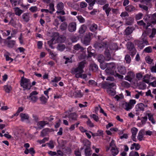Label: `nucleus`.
<instances>
[{
    "instance_id": "1",
    "label": "nucleus",
    "mask_w": 156,
    "mask_h": 156,
    "mask_svg": "<svg viewBox=\"0 0 156 156\" xmlns=\"http://www.w3.org/2000/svg\"><path fill=\"white\" fill-rule=\"evenodd\" d=\"M109 45L108 42L106 41L102 42L101 43H98L96 44V48L98 49H101L103 48L105 49L104 54L105 60L106 61H108L111 58L109 50L108 49Z\"/></svg>"
},
{
    "instance_id": "2",
    "label": "nucleus",
    "mask_w": 156,
    "mask_h": 156,
    "mask_svg": "<svg viewBox=\"0 0 156 156\" xmlns=\"http://www.w3.org/2000/svg\"><path fill=\"white\" fill-rule=\"evenodd\" d=\"M85 61H84L79 63L78 66L76 68H73L71 69V73L73 74H74L76 73L81 72L83 73V69L84 67Z\"/></svg>"
},
{
    "instance_id": "3",
    "label": "nucleus",
    "mask_w": 156,
    "mask_h": 156,
    "mask_svg": "<svg viewBox=\"0 0 156 156\" xmlns=\"http://www.w3.org/2000/svg\"><path fill=\"white\" fill-rule=\"evenodd\" d=\"M53 37H54L57 43H63L66 40V37L63 35L59 36V33L58 32L54 33L53 34Z\"/></svg>"
},
{
    "instance_id": "4",
    "label": "nucleus",
    "mask_w": 156,
    "mask_h": 156,
    "mask_svg": "<svg viewBox=\"0 0 156 156\" xmlns=\"http://www.w3.org/2000/svg\"><path fill=\"white\" fill-rule=\"evenodd\" d=\"M126 46L128 49L130 51L131 55L133 57L135 54L136 52L133 44L131 42H128L126 44Z\"/></svg>"
},
{
    "instance_id": "5",
    "label": "nucleus",
    "mask_w": 156,
    "mask_h": 156,
    "mask_svg": "<svg viewBox=\"0 0 156 156\" xmlns=\"http://www.w3.org/2000/svg\"><path fill=\"white\" fill-rule=\"evenodd\" d=\"M92 35V34L91 33H89L87 34L82 41L83 44L86 46L90 44L91 40L90 37Z\"/></svg>"
},
{
    "instance_id": "6",
    "label": "nucleus",
    "mask_w": 156,
    "mask_h": 156,
    "mask_svg": "<svg viewBox=\"0 0 156 156\" xmlns=\"http://www.w3.org/2000/svg\"><path fill=\"white\" fill-rule=\"evenodd\" d=\"M76 23L75 22L69 23L68 27V29L69 31L73 32L76 30Z\"/></svg>"
},
{
    "instance_id": "7",
    "label": "nucleus",
    "mask_w": 156,
    "mask_h": 156,
    "mask_svg": "<svg viewBox=\"0 0 156 156\" xmlns=\"http://www.w3.org/2000/svg\"><path fill=\"white\" fill-rule=\"evenodd\" d=\"M137 131L138 129L134 127L132 128L131 129V132L132 133L131 138L133 141L134 142L136 141V136Z\"/></svg>"
},
{
    "instance_id": "8",
    "label": "nucleus",
    "mask_w": 156,
    "mask_h": 156,
    "mask_svg": "<svg viewBox=\"0 0 156 156\" xmlns=\"http://www.w3.org/2000/svg\"><path fill=\"white\" fill-rule=\"evenodd\" d=\"M134 29V28L133 27L129 26L127 27L125 31L126 35H128L130 34Z\"/></svg>"
},
{
    "instance_id": "9",
    "label": "nucleus",
    "mask_w": 156,
    "mask_h": 156,
    "mask_svg": "<svg viewBox=\"0 0 156 156\" xmlns=\"http://www.w3.org/2000/svg\"><path fill=\"white\" fill-rule=\"evenodd\" d=\"M105 86L107 89H112V88H116L115 84L114 83H110L108 82L106 83Z\"/></svg>"
},
{
    "instance_id": "10",
    "label": "nucleus",
    "mask_w": 156,
    "mask_h": 156,
    "mask_svg": "<svg viewBox=\"0 0 156 156\" xmlns=\"http://www.w3.org/2000/svg\"><path fill=\"white\" fill-rule=\"evenodd\" d=\"M20 85L23 88L24 90L26 89L30 90L32 87V86L31 85L30 83H20Z\"/></svg>"
},
{
    "instance_id": "11",
    "label": "nucleus",
    "mask_w": 156,
    "mask_h": 156,
    "mask_svg": "<svg viewBox=\"0 0 156 156\" xmlns=\"http://www.w3.org/2000/svg\"><path fill=\"white\" fill-rule=\"evenodd\" d=\"M147 41L146 40H143L139 41L138 43V47L140 49H142L144 47L145 44H147Z\"/></svg>"
},
{
    "instance_id": "12",
    "label": "nucleus",
    "mask_w": 156,
    "mask_h": 156,
    "mask_svg": "<svg viewBox=\"0 0 156 156\" xmlns=\"http://www.w3.org/2000/svg\"><path fill=\"white\" fill-rule=\"evenodd\" d=\"M120 106L127 111L131 109V107L126 102L122 103Z\"/></svg>"
},
{
    "instance_id": "13",
    "label": "nucleus",
    "mask_w": 156,
    "mask_h": 156,
    "mask_svg": "<svg viewBox=\"0 0 156 156\" xmlns=\"http://www.w3.org/2000/svg\"><path fill=\"white\" fill-rule=\"evenodd\" d=\"M90 69L94 72H96L98 69V66L95 63H92L90 64Z\"/></svg>"
},
{
    "instance_id": "14",
    "label": "nucleus",
    "mask_w": 156,
    "mask_h": 156,
    "mask_svg": "<svg viewBox=\"0 0 156 156\" xmlns=\"http://www.w3.org/2000/svg\"><path fill=\"white\" fill-rule=\"evenodd\" d=\"M23 21L26 22L29 20L30 14L28 13H24L22 16Z\"/></svg>"
},
{
    "instance_id": "15",
    "label": "nucleus",
    "mask_w": 156,
    "mask_h": 156,
    "mask_svg": "<svg viewBox=\"0 0 156 156\" xmlns=\"http://www.w3.org/2000/svg\"><path fill=\"white\" fill-rule=\"evenodd\" d=\"M118 70L119 72L121 74L124 75L126 72V69L124 66H120L119 67Z\"/></svg>"
},
{
    "instance_id": "16",
    "label": "nucleus",
    "mask_w": 156,
    "mask_h": 156,
    "mask_svg": "<svg viewBox=\"0 0 156 156\" xmlns=\"http://www.w3.org/2000/svg\"><path fill=\"white\" fill-rule=\"evenodd\" d=\"M70 120H76L77 115L75 112L71 113L68 116Z\"/></svg>"
},
{
    "instance_id": "17",
    "label": "nucleus",
    "mask_w": 156,
    "mask_h": 156,
    "mask_svg": "<svg viewBox=\"0 0 156 156\" xmlns=\"http://www.w3.org/2000/svg\"><path fill=\"white\" fill-rule=\"evenodd\" d=\"M105 72L106 74L108 75H114L115 74L114 71L112 69L107 68Z\"/></svg>"
},
{
    "instance_id": "18",
    "label": "nucleus",
    "mask_w": 156,
    "mask_h": 156,
    "mask_svg": "<svg viewBox=\"0 0 156 156\" xmlns=\"http://www.w3.org/2000/svg\"><path fill=\"white\" fill-rule=\"evenodd\" d=\"M66 48L65 45L62 43H60L57 46V49L59 51H62Z\"/></svg>"
},
{
    "instance_id": "19",
    "label": "nucleus",
    "mask_w": 156,
    "mask_h": 156,
    "mask_svg": "<svg viewBox=\"0 0 156 156\" xmlns=\"http://www.w3.org/2000/svg\"><path fill=\"white\" fill-rule=\"evenodd\" d=\"M20 116L22 121H24L25 119H28L29 116L26 113H21L20 114Z\"/></svg>"
},
{
    "instance_id": "20",
    "label": "nucleus",
    "mask_w": 156,
    "mask_h": 156,
    "mask_svg": "<svg viewBox=\"0 0 156 156\" xmlns=\"http://www.w3.org/2000/svg\"><path fill=\"white\" fill-rule=\"evenodd\" d=\"M97 59L98 61L101 63H103L105 59L104 56L102 54H99L98 55Z\"/></svg>"
},
{
    "instance_id": "21",
    "label": "nucleus",
    "mask_w": 156,
    "mask_h": 156,
    "mask_svg": "<svg viewBox=\"0 0 156 156\" xmlns=\"http://www.w3.org/2000/svg\"><path fill=\"white\" fill-rule=\"evenodd\" d=\"M86 29V26L85 25H83L80 27L79 32L80 34H83L85 32Z\"/></svg>"
},
{
    "instance_id": "22",
    "label": "nucleus",
    "mask_w": 156,
    "mask_h": 156,
    "mask_svg": "<svg viewBox=\"0 0 156 156\" xmlns=\"http://www.w3.org/2000/svg\"><path fill=\"white\" fill-rule=\"evenodd\" d=\"M49 132V129L48 128H45L41 132L40 136L42 137H44L46 136Z\"/></svg>"
},
{
    "instance_id": "23",
    "label": "nucleus",
    "mask_w": 156,
    "mask_h": 156,
    "mask_svg": "<svg viewBox=\"0 0 156 156\" xmlns=\"http://www.w3.org/2000/svg\"><path fill=\"white\" fill-rule=\"evenodd\" d=\"M14 9L15 14L19 16H20L23 12V10L20 9L18 7L15 8Z\"/></svg>"
},
{
    "instance_id": "24",
    "label": "nucleus",
    "mask_w": 156,
    "mask_h": 156,
    "mask_svg": "<svg viewBox=\"0 0 156 156\" xmlns=\"http://www.w3.org/2000/svg\"><path fill=\"white\" fill-rule=\"evenodd\" d=\"M125 9L126 10L129 12H133L136 10L134 7L132 5H129L126 7Z\"/></svg>"
},
{
    "instance_id": "25",
    "label": "nucleus",
    "mask_w": 156,
    "mask_h": 156,
    "mask_svg": "<svg viewBox=\"0 0 156 156\" xmlns=\"http://www.w3.org/2000/svg\"><path fill=\"white\" fill-rule=\"evenodd\" d=\"M111 150L112 155L114 156L117 154L119 152L117 148L115 146L112 147Z\"/></svg>"
},
{
    "instance_id": "26",
    "label": "nucleus",
    "mask_w": 156,
    "mask_h": 156,
    "mask_svg": "<svg viewBox=\"0 0 156 156\" xmlns=\"http://www.w3.org/2000/svg\"><path fill=\"white\" fill-rule=\"evenodd\" d=\"M27 98L29 99L33 103L36 102L38 99V98L37 96H29V97H27Z\"/></svg>"
},
{
    "instance_id": "27",
    "label": "nucleus",
    "mask_w": 156,
    "mask_h": 156,
    "mask_svg": "<svg viewBox=\"0 0 156 156\" xmlns=\"http://www.w3.org/2000/svg\"><path fill=\"white\" fill-rule=\"evenodd\" d=\"M4 89L6 93H9L12 90V87L10 85H6L4 86Z\"/></svg>"
},
{
    "instance_id": "28",
    "label": "nucleus",
    "mask_w": 156,
    "mask_h": 156,
    "mask_svg": "<svg viewBox=\"0 0 156 156\" xmlns=\"http://www.w3.org/2000/svg\"><path fill=\"white\" fill-rule=\"evenodd\" d=\"M114 88H112V89H107V92L111 96H114L115 94V91Z\"/></svg>"
},
{
    "instance_id": "29",
    "label": "nucleus",
    "mask_w": 156,
    "mask_h": 156,
    "mask_svg": "<svg viewBox=\"0 0 156 156\" xmlns=\"http://www.w3.org/2000/svg\"><path fill=\"white\" fill-rule=\"evenodd\" d=\"M107 68L112 69H114L115 68V64L113 62H111L109 63H106Z\"/></svg>"
},
{
    "instance_id": "30",
    "label": "nucleus",
    "mask_w": 156,
    "mask_h": 156,
    "mask_svg": "<svg viewBox=\"0 0 156 156\" xmlns=\"http://www.w3.org/2000/svg\"><path fill=\"white\" fill-rule=\"evenodd\" d=\"M46 123L44 121H41L37 122V125L38 126L39 128L41 129L43 128L45 125Z\"/></svg>"
},
{
    "instance_id": "31",
    "label": "nucleus",
    "mask_w": 156,
    "mask_h": 156,
    "mask_svg": "<svg viewBox=\"0 0 156 156\" xmlns=\"http://www.w3.org/2000/svg\"><path fill=\"white\" fill-rule=\"evenodd\" d=\"M109 48L111 50H117L118 49V46L115 43H111L109 46Z\"/></svg>"
},
{
    "instance_id": "32",
    "label": "nucleus",
    "mask_w": 156,
    "mask_h": 156,
    "mask_svg": "<svg viewBox=\"0 0 156 156\" xmlns=\"http://www.w3.org/2000/svg\"><path fill=\"white\" fill-rule=\"evenodd\" d=\"M86 156H90L91 154L90 147H86L84 150Z\"/></svg>"
},
{
    "instance_id": "33",
    "label": "nucleus",
    "mask_w": 156,
    "mask_h": 156,
    "mask_svg": "<svg viewBox=\"0 0 156 156\" xmlns=\"http://www.w3.org/2000/svg\"><path fill=\"white\" fill-rule=\"evenodd\" d=\"M139 87L140 89L143 90L146 88V85L145 83L142 81L139 83Z\"/></svg>"
},
{
    "instance_id": "34",
    "label": "nucleus",
    "mask_w": 156,
    "mask_h": 156,
    "mask_svg": "<svg viewBox=\"0 0 156 156\" xmlns=\"http://www.w3.org/2000/svg\"><path fill=\"white\" fill-rule=\"evenodd\" d=\"M151 22L153 24H156V13L152 15Z\"/></svg>"
},
{
    "instance_id": "35",
    "label": "nucleus",
    "mask_w": 156,
    "mask_h": 156,
    "mask_svg": "<svg viewBox=\"0 0 156 156\" xmlns=\"http://www.w3.org/2000/svg\"><path fill=\"white\" fill-rule=\"evenodd\" d=\"M86 54L85 52L83 51H82L81 53L79 56V58L81 59H84L86 58Z\"/></svg>"
},
{
    "instance_id": "36",
    "label": "nucleus",
    "mask_w": 156,
    "mask_h": 156,
    "mask_svg": "<svg viewBox=\"0 0 156 156\" xmlns=\"http://www.w3.org/2000/svg\"><path fill=\"white\" fill-rule=\"evenodd\" d=\"M55 40V39L54 37H53L48 42V43L49 47L52 49L54 48V47L52 46V44H53V42Z\"/></svg>"
},
{
    "instance_id": "37",
    "label": "nucleus",
    "mask_w": 156,
    "mask_h": 156,
    "mask_svg": "<svg viewBox=\"0 0 156 156\" xmlns=\"http://www.w3.org/2000/svg\"><path fill=\"white\" fill-rule=\"evenodd\" d=\"M15 43V41H10L8 42L7 43V46L9 48L13 47Z\"/></svg>"
},
{
    "instance_id": "38",
    "label": "nucleus",
    "mask_w": 156,
    "mask_h": 156,
    "mask_svg": "<svg viewBox=\"0 0 156 156\" xmlns=\"http://www.w3.org/2000/svg\"><path fill=\"white\" fill-rule=\"evenodd\" d=\"M83 143L84 145L86 146V147L89 148L90 147V143L88 140H85L83 141Z\"/></svg>"
},
{
    "instance_id": "39",
    "label": "nucleus",
    "mask_w": 156,
    "mask_h": 156,
    "mask_svg": "<svg viewBox=\"0 0 156 156\" xmlns=\"http://www.w3.org/2000/svg\"><path fill=\"white\" fill-rule=\"evenodd\" d=\"M49 13L50 14L52 13V12L55 11L54 5L53 3H50L49 4Z\"/></svg>"
},
{
    "instance_id": "40",
    "label": "nucleus",
    "mask_w": 156,
    "mask_h": 156,
    "mask_svg": "<svg viewBox=\"0 0 156 156\" xmlns=\"http://www.w3.org/2000/svg\"><path fill=\"white\" fill-rule=\"evenodd\" d=\"M138 108L139 110L140 111H144V105L142 103H140L137 104L136 105Z\"/></svg>"
},
{
    "instance_id": "41",
    "label": "nucleus",
    "mask_w": 156,
    "mask_h": 156,
    "mask_svg": "<svg viewBox=\"0 0 156 156\" xmlns=\"http://www.w3.org/2000/svg\"><path fill=\"white\" fill-rule=\"evenodd\" d=\"M74 49L75 50H78L80 49L81 51H83L84 50L83 48L81 47L79 44H77L75 45L74 46Z\"/></svg>"
},
{
    "instance_id": "42",
    "label": "nucleus",
    "mask_w": 156,
    "mask_h": 156,
    "mask_svg": "<svg viewBox=\"0 0 156 156\" xmlns=\"http://www.w3.org/2000/svg\"><path fill=\"white\" fill-rule=\"evenodd\" d=\"M62 149L63 151L65 153L70 154L71 152V149L68 147H64Z\"/></svg>"
},
{
    "instance_id": "43",
    "label": "nucleus",
    "mask_w": 156,
    "mask_h": 156,
    "mask_svg": "<svg viewBox=\"0 0 156 156\" xmlns=\"http://www.w3.org/2000/svg\"><path fill=\"white\" fill-rule=\"evenodd\" d=\"M125 59L126 61V63L128 64L129 63L131 60V58L129 55H126L125 57Z\"/></svg>"
},
{
    "instance_id": "44",
    "label": "nucleus",
    "mask_w": 156,
    "mask_h": 156,
    "mask_svg": "<svg viewBox=\"0 0 156 156\" xmlns=\"http://www.w3.org/2000/svg\"><path fill=\"white\" fill-rule=\"evenodd\" d=\"M39 98L42 104H45L47 103V99L45 97L42 96Z\"/></svg>"
},
{
    "instance_id": "45",
    "label": "nucleus",
    "mask_w": 156,
    "mask_h": 156,
    "mask_svg": "<svg viewBox=\"0 0 156 156\" xmlns=\"http://www.w3.org/2000/svg\"><path fill=\"white\" fill-rule=\"evenodd\" d=\"M67 27V24L66 23H63L60 26V29L63 31L66 30Z\"/></svg>"
},
{
    "instance_id": "46",
    "label": "nucleus",
    "mask_w": 156,
    "mask_h": 156,
    "mask_svg": "<svg viewBox=\"0 0 156 156\" xmlns=\"http://www.w3.org/2000/svg\"><path fill=\"white\" fill-rule=\"evenodd\" d=\"M64 7L63 4L62 2H60L57 4V7L58 10H62Z\"/></svg>"
},
{
    "instance_id": "47",
    "label": "nucleus",
    "mask_w": 156,
    "mask_h": 156,
    "mask_svg": "<svg viewBox=\"0 0 156 156\" xmlns=\"http://www.w3.org/2000/svg\"><path fill=\"white\" fill-rule=\"evenodd\" d=\"M97 25L94 24H92L90 27V30L92 31H94L97 29Z\"/></svg>"
},
{
    "instance_id": "48",
    "label": "nucleus",
    "mask_w": 156,
    "mask_h": 156,
    "mask_svg": "<svg viewBox=\"0 0 156 156\" xmlns=\"http://www.w3.org/2000/svg\"><path fill=\"white\" fill-rule=\"evenodd\" d=\"M143 131L142 130H140L137 136V138L140 141H141L142 140V138L143 137L142 133Z\"/></svg>"
},
{
    "instance_id": "49",
    "label": "nucleus",
    "mask_w": 156,
    "mask_h": 156,
    "mask_svg": "<svg viewBox=\"0 0 156 156\" xmlns=\"http://www.w3.org/2000/svg\"><path fill=\"white\" fill-rule=\"evenodd\" d=\"M147 115L148 116L149 119L153 123H155L154 120L153 119V115L151 113H148Z\"/></svg>"
},
{
    "instance_id": "50",
    "label": "nucleus",
    "mask_w": 156,
    "mask_h": 156,
    "mask_svg": "<svg viewBox=\"0 0 156 156\" xmlns=\"http://www.w3.org/2000/svg\"><path fill=\"white\" fill-rule=\"evenodd\" d=\"M75 97L76 98L81 97L82 95L80 91H76L75 92Z\"/></svg>"
},
{
    "instance_id": "51",
    "label": "nucleus",
    "mask_w": 156,
    "mask_h": 156,
    "mask_svg": "<svg viewBox=\"0 0 156 156\" xmlns=\"http://www.w3.org/2000/svg\"><path fill=\"white\" fill-rule=\"evenodd\" d=\"M77 18L79 22L81 23H84L85 21V19L81 16H78Z\"/></svg>"
},
{
    "instance_id": "52",
    "label": "nucleus",
    "mask_w": 156,
    "mask_h": 156,
    "mask_svg": "<svg viewBox=\"0 0 156 156\" xmlns=\"http://www.w3.org/2000/svg\"><path fill=\"white\" fill-rule=\"evenodd\" d=\"M145 60L147 62L151 64L153 61V59H151L149 56H147L145 57Z\"/></svg>"
},
{
    "instance_id": "53",
    "label": "nucleus",
    "mask_w": 156,
    "mask_h": 156,
    "mask_svg": "<svg viewBox=\"0 0 156 156\" xmlns=\"http://www.w3.org/2000/svg\"><path fill=\"white\" fill-rule=\"evenodd\" d=\"M139 6L140 8L146 11H147L148 10V8L146 5L140 4L139 5Z\"/></svg>"
},
{
    "instance_id": "54",
    "label": "nucleus",
    "mask_w": 156,
    "mask_h": 156,
    "mask_svg": "<svg viewBox=\"0 0 156 156\" xmlns=\"http://www.w3.org/2000/svg\"><path fill=\"white\" fill-rule=\"evenodd\" d=\"M61 77H55V78L53 80H51V83L55 82L57 83L61 80Z\"/></svg>"
},
{
    "instance_id": "55",
    "label": "nucleus",
    "mask_w": 156,
    "mask_h": 156,
    "mask_svg": "<svg viewBox=\"0 0 156 156\" xmlns=\"http://www.w3.org/2000/svg\"><path fill=\"white\" fill-rule=\"evenodd\" d=\"M156 34V29L154 28L152 29V32L151 35L149 36L151 38H153L154 37V36Z\"/></svg>"
},
{
    "instance_id": "56",
    "label": "nucleus",
    "mask_w": 156,
    "mask_h": 156,
    "mask_svg": "<svg viewBox=\"0 0 156 156\" xmlns=\"http://www.w3.org/2000/svg\"><path fill=\"white\" fill-rule=\"evenodd\" d=\"M21 83H30V82L29 79L26 78H23V77H22L21 79Z\"/></svg>"
},
{
    "instance_id": "57",
    "label": "nucleus",
    "mask_w": 156,
    "mask_h": 156,
    "mask_svg": "<svg viewBox=\"0 0 156 156\" xmlns=\"http://www.w3.org/2000/svg\"><path fill=\"white\" fill-rule=\"evenodd\" d=\"M9 24L11 25L14 27H15L16 25V21L14 20L13 19H12L9 22Z\"/></svg>"
},
{
    "instance_id": "58",
    "label": "nucleus",
    "mask_w": 156,
    "mask_h": 156,
    "mask_svg": "<svg viewBox=\"0 0 156 156\" xmlns=\"http://www.w3.org/2000/svg\"><path fill=\"white\" fill-rule=\"evenodd\" d=\"M133 22V19L130 18L129 19V20H127L126 23V24L128 25H131Z\"/></svg>"
},
{
    "instance_id": "59",
    "label": "nucleus",
    "mask_w": 156,
    "mask_h": 156,
    "mask_svg": "<svg viewBox=\"0 0 156 156\" xmlns=\"http://www.w3.org/2000/svg\"><path fill=\"white\" fill-rule=\"evenodd\" d=\"M136 101L135 100H130L128 104L131 107V108L135 104Z\"/></svg>"
},
{
    "instance_id": "60",
    "label": "nucleus",
    "mask_w": 156,
    "mask_h": 156,
    "mask_svg": "<svg viewBox=\"0 0 156 156\" xmlns=\"http://www.w3.org/2000/svg\"><path fill=\"white\" fill-rule=\"evenodd\" d=\"M137 24L140 26H143L145 28L146 26V23H145L143 20L137 22Z\"/></svg>"
},
{
    "instance_id": "61",
    "label": "nucleus",
    "mask_w": 156,
    "mask_h": 156,
    "mask_svg": "<svg viewBox=\"0 0 156 156\" xmlns=\"http://www.w3.org/2000/svg\"><path fill=\"white\" fill-rule=\"evenodd\" d=\"M89 85L95 86L97 85V83L94 81L92 80H89Z\"/></svg>"
},
{
    "instance_id": "62",
    "label": "nucleus",
    "mask_w": 156,
    "mask_h": 156,
    "mask_svg": "<svg viewBox=\"0 0 156 156\" xmlns=\"http://www.w3.org/2000/svg\"><path fill=\"white\" fill-rule=\"evenodd\" d=\"M87 125L91 127H92L94 126V125L89 119H88V121L87 122Z\"/></svg>"
},
{
    "instance_id": "63",
    "label": "nucleus",
    "mask_w": 156,
    "mask_h": 156,
    "mask_svg": "<svg viewBox=\"0 0 156 156\" xmlns=\"http://www.w3.org/2000/svg\"><path fill=\"white\" fill-rule=\"evenodd\" d=\"M144 51L147 53H150L152 52V49L151 47H148L144 49Z\"/></svg>"
},
{
    "instance_id": "64",
    "label": "nucleus",
    "mask_w": 156,
    "mask_h": 156,
    "mask_svg": "<svg viewBox=\"0 0 156 156\" xmlns=\"http://www.w3.org/2000/svg\"><path fill=\"white\" fill-rule=\"evenodd\" d=\"M143 14L142 13H139L136 16V20H139L143 16Z\"/></svg>"
}]
</instances>
